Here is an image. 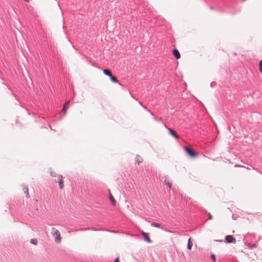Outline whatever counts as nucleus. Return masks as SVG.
<instances>
[{"mask_svg": "<svg viewBox=\"0 0 262 262\" xmlns=\"http://www.w3.org/2000/svg\"><path fill=\"white\" fill-rule=\"evenodd\" d=\"M52 236L54 238L55 242L60 243L61 242V237L59 231L55 228H52L51 232Z\"/></svg>", "mask_w": 262, "mask_h": 262, "instance_id": "f257e3e1", "label": "nucleus"}, {"mask_svg": "<svg viewBox=\"0 0 262 262\" xmlns=\"http://www.w3.org/2000/svg\"><path fill=\"white\" fill-rule=\"evenodd\" d=\"M186 152L191 157H196L197 154L191 148L188 147H185Z\"/></svg>", "mask_w": 262, "mask_h": 262, "instance_id": "f03ea898", "label": "nucleus"}, {"mask_svg": "<svg viewBox=\"0 0 262 262\" xmlns=\"http://www.w3.org/2000/svg\"><path fill=\"white\" fill-rule=\"evenodd\" d=\"M57 179L59 187L61 189H62L64 186L62 176L61 175H59L57 177Z\"/></svg>", "mask_w": 262, "mask_h": 262, "instance_id": "7ed1b4c3", "label": "nucleus"}, {"mask_svg": "<svg viewBox=\"0 0 262 262\" xmlns=\"http://www.w3.org/2000/svg\"><path fill=\"white\" fill-rule=\"evenodd\" d=\"M225 239H226V242L228 243H235L236 242L235 238H234L232 235L226 236Z\"/></svg>", "mask_w": 262, "mask_h": 262, "instance_id": "20e7f679", "label": "nucleus"}, {"mask_svg": "<svg viewBox=\"0 0 262 262\" xmlns=\"http://www.w3.org/2000/svg\"><path fill=\"white\" fill-rule=\"evenodd\" d=\"M69 103H70V101H68L63 105V108H62V112L63 113V115H66V114L67 111L69 107Z\"/></svg>", "mask_w": 262, "mask_h": 262, "instance_id": "39448f33", "label": "nucleus"}, {"mask_svg": "<svg viewBox=\"0 0 262 262\" xmlns=\"http://www.w3.org/2000/svg\"><path fill=\"white\" fill-rule=\"evenodd\" d=\"M173 54L177 59H179L181 57L180 53L177 49L173 50Z\"/></svg>", "mask_w": 262, "mask_h": 262, "instance_id": "423d86ee", "label": "nucleus"}, {"mask_svg": "<svg viewBox=\"0 0 262 262\" xmlns=\"http://www.w3.org/2000/svg\"><path fill=\"white\" fill-rule=\"evenodd\" d=\"M108 194H109V199L112 203L113 205H115L116 204V201L114 199L113 196L112 195V193H111V191L110 190H108Z\"/></svg>", "mask_w": 262, "mask_h": 262, "instance_id": "0eeeda50", "label": "nucleus"}, {"mask_svg": "<svg viewBox=\"0 0 262 262\" xmlns=\"http://www.w3.org/2000/svg\"><path fill=\"white\" fill-rule=\"evenodd\" d=\"M142 235L143 236L144 239L148 243H150L151 240L149 236H148L147 234L144 232L143 231L142 232Z\"/></svg>", "mask_w": 262, "mask_h": 262, "instance_id": "6e6552de", "label": "nucleus"}, {"mask_svg": "<svg viewBox=\"0 0 262 262\" xmlns=\"http://www.w3.org/2000/svg\"><path fill=\"white\" fill-rule=\"evenodd\" d=\"M103 73L105 75H107V76H108L109 77H111L112 75L111 71L109 70L108 69H105V70H103Z\"/></svg>", "mask_w": 262, "mask_h": 262, "instance_id": "1a4fd4ad", "label": "nucleus"}, {"mask_svg": "<svg viewBox=\"0 0 262 262\" xmlns=\"http://www.w3.org/2000/svg\"><path fill=\"white\" fill-rule=\"evenodd\" d=\"M164 183L169 188L171 186V183L170 182L168 178H166L164 181Z\"/></svg>", "mask_w": 262, "mask_h": 262, "instance_id": "9d476101", "label": "nucleus"}, {"mask_svg": "<svg viewBox=\"0 0 262 262\" xmlns=\"http://www.w3.org/2000/svg\"><path fill=\"white\" fill-rule=\"evenodd\" d=\"M192 245H193V243L191 241V238H190L188 241V246H187L188 249L189 250H190L192 247Z\"/></svg>", "mask_w": 262, "mask_h": 262, "instance_id": "9b49d317", "label": "nucleus"}, {"mask_svg": "<svg viewBox=\"0 0 262 262\" xmlns=\"http://www.w3.org/2000/svg\"><path fill=\"white\" fill-rule=\"evenodd\" d=\"M110 77V79L111 80V81L114 82V83H117L118 82V80H117V78L113 76V75H112Z\"/></svg>", "mask_w": 262, "mask_h": 262, "instance_id": "f8f14e48", "label": "nucleus"}, {"mask_svg": "<svg viewBox=\"0 0 262 262\" xmlns=\"http://www.w3.org/2000/svg\"><path fill=\"white\" fill-rule=\"evenodd\" d=\"M136 160L138 163H142L143 162V159L139 156L136 157Z\"/></svg>", "mask_w": 262, "mask_h": 262, "instance_id": "ddd939ff", "label": "nucleus"}, {"mask_svg": "<svg viewBox=\"0 0 262 262\" xmlns=\"http://www.w3.org/2000/svg\"><path fill=\"white\" fill-rule=\"evenodd\" d=\"M246 245L249 248H251V249H252V248H256V244H250V243H248L246 244Z\"/></svg>", "mask_w": 262, "mask_h": 262, "instance_id": "4468645a", "label": "nucleus"}, {"mask_svg": "<svg viewBox=\"0 0 262 262\" xmlns=\"http://www.w3.org/2000/svg\"><path fill=\"white\" fill-rule=\"evenodd\" d=\"M30 243L32 244H33V245H37V241L36 239H35V238H33V239H31L30 240Z\"/></svg>", "mask_w": 262, "mask_h": 262, "instance_id": "2eb2a0df", "label": "nucleus"}, {"mask_svg": "<svg viewBox=\"0 0 262 262\" xmlns=\"http://www.w3.org/2000/svg\"><path fill=\"white\" fill-rule=\"evenodd\" d=\"M259 72L262 73V59L259 61Z\"/></svg>", "mask_w": 262, "mask_h": 262, "instance_id": "dca6fc26", "label": "nucleus"}, {"mask_svg": "<svg viewBox=\"0 0 262 262\" xmlns=\"http://www.w3.org/2000/svg\"><path fill=\"white\" fill-rule=\"evenodd\" d=\"M151 225L155 227L160 228V225L158 223H152L151 224Z\"/></svg>", "mask_w": 262, "mask_h": 262, "instance_id": "f3484780", "label": "nucleus"}, {"mask_svg": "<svg viewBox=\"0 0 262 262\" xmlns=\"http://www.w3.org/2000/svg\"><path fill=\"white\" fill-rule=\"evenodd\" d=\"M24 192L26 195V196L27 198H29V190H28V189L26 187H25L24 188Z\"/></svg>", "mask_w": 262, "mask_h": 262, "instance_id": "a211bd4d", "label": "nucleus"}, {"mask_svg": "<svg viewBox=\"0 0 262 262\" xmlns=\"http://www.w3.org/2000/svg\"><path fill=\"white\" fill-rule=\"evenodd\" d=\"M171 135L176 138L178 137V135L176 134V132H170Z\"/></svg>", "mask_w": 262, "mask_h": 262, "instance_id": "6ab92c4d", "label": "nucleus"}, {"mask_svg": "<svg viewBox=\"0 0 262 262\" xmlns=\"http://www.w3.org/2000/svg\"><path fill=\"white\" fill-rule=\"evenodd\" d=\"M211 257L212 258V259L214 261H215V255L214 254H212L211 256Z\"/></svg>", "mask_w": 262, "mask_h": 262, "instance_id": "aec40b11", "label": "nucleus"}, {"mask_svg": "<svg viewBox=\"0 0 262 262\" xmlns=\"http://www.w3.org/2000/svg\"><path fill=\"white\" fill-rule=\"evenodd\" d=\"M208 216H209V220H211L212 219V215L210 214V213H208Z\"/></svg>", "mask_w": 262, "mask_h": 262, "instance_id": "412c9836", "label": "nucleus"}, {"mask_svg": "<svg viewBox=\"0 0 262 262\" xmlns=\"http://www.w3.org/2000/svg\"><path fill=\"white\" fill-rule=\"evenodd\" d=\"M114 262H119V259L118 257L115 258Z\"/></svg>", "mask_w": 262, "mask_h": 262, "instance_id": "4be33fe9", "label": "nucleus"}, {"mask_svg": "<svg viewBox=\"0 0 262 262\" xmlns=\"http://www.w3.org/2000/svg\"><path fill=\"white\" fill-rule=\"evenodd\" d=\"M26 2H30V0H25Z\"/></svg>", "mask_w": 262, "mask_h": 262, "instance_id": "5701e85b", "label": "nucleus"}, {"mask_svg": "<svg viewBox=\"0 0 262 262\" xmlns=\"http://www.w3.org/2000/svg\"><path fill=\"white\" fill-rule=\"evenodd\" d=\"M169 131L172 132V131H173V130H171V129H169Z\"/></svg>", "mask_w": 262, "mask_h": 262, "instance_id": "b1692460", "label": "nucleus"}, {"mask_svg": "<svg viewBox=\"0 0 262 262\" xmlns=\"http://www.w3.org/2000/svg\"><path fill=\"white\" fill-rule=\"evenodd\" d=\"M246 1V0H242V1H243V2H245V1Z\"/></svg>", "mask_w": 262, "mask_h": 262, "instance_id": "393cba45", "label": "nucleus"}]
</instances>
